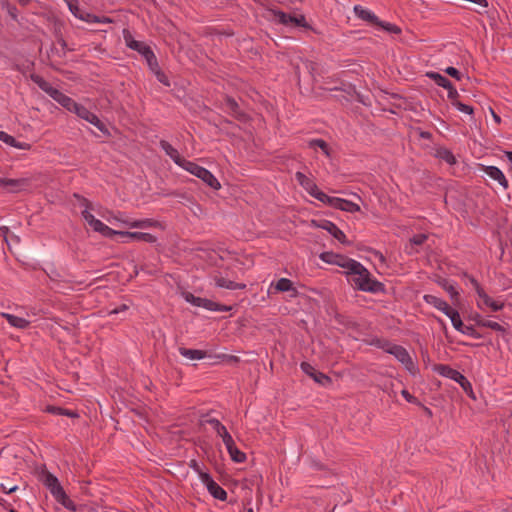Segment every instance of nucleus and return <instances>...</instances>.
Here are the masks:
<instances>
[{
    "instance_id": "1",
    "label": "nucleus",
    "mask_w": 512,
    "mask_h": 512,
    "mask_svg": "<svg viewBox=\"0 0 512 512\" xmlns=\"http://www.w3.org/2000/svg\"><path fill=\"white\" fill-rule=\"evenodd\" d=\"M348 281L357 289L377 293L383 291V284L371 278L369 271L358 261L354 260L346 271Z\"/></svg>"
},
{
    "instance_id": "2",
    "label": "nucleus",
    "mask_w": 512,
    "mask_h": 512,
    "mask_svg": "<svg viewBox=\"0 0 512 512\" xmlns=\"http://www.w3.org/2000/svg\"><path fill=\"white\" fill-rule=\"evenodd\" d=\"M75 197L78 199L80 207L83 208L81 211L82 217L93 231L101 234L106 238H112L118 234V230L110 228L108 225L95 218L94 215L90 213L89 210L91 208V203L86 198L79 195H75Z\"/></svg>"
},
{
    "instance_id": "3",
    "label": "nucleus",
    "mask_w": 512,
    "mask_h": 512,
    "mask_svg": "<svg viewBox=\"0 0 512 512\" xmlns=\"http://www.w3.org/2000/svg\"><path fill=\"white\" fill-rule=\"evenodd\" d=\"M104 218L108 223L116 227L147 229L159 225V223L153 219H132L123 212H109Z\"/></svg>"
},
{
    "instance_id": "4",
    "label": "nucleus",
    "mask_w": 512,
    "mask_h": 512,
    "mask_svg": "<svg viewBox=\"0 0 512 512\" xmlns=\"http://www.w3.org/2000/svg\"><path fill=\"white\" fill-rule=\"evenodd\" d=\"M42 482L58 503L69 510H75L73 501L67 496L56 476L47 472L43 475Z\"/></svg>"
},
{
    "instance_id": "5",
    "label": "nucleus",
    "mask_w": 512,
    "mask_h": 512,
    "mask_svg": "<svg viewBox=\"0 0 512 512\" xmlns=\"http://www.w3.org/2000/svg\"><path fill=\"white\" fill-rule=\"evenodd\" d=\"M187 172L201 179L204 183H206L209 187L218 190L221 185L216 177L206 168L199 166L198 164L187 160L182 167Z\"/></svg>"
},
{
    "instance_id": "6",
    "label": "nucleus",
    "mask_w": 512,
    "mask_h": 512,
    "mask_svg": "<svg viewBox=\"0 0 512 512\" xmlns=\"http://www.w3.org/2000/svg\"><path fill=\"white\" fill-rule=\"evenodd\" d=\"M182 296L185 299V301L190 303L191 305L196 307H202L209 311L228 312L232 309V307L230 306L218 304L206 298L197 297L190 292H183Z\"/></svg>"
},
{
    "instance_id": "7",
    "label": "nucleus",
    "mask_w": 512,
    "mask_h": 512,
    "mask_svg": "<svg viewBox=\"0 0 512 512\" xmlns=\"http://www.w3.org/2000/svg\"><path fill=\"white\" fill-rule=\"evenodd\" d=\"M504 305L501 297L493 298L486 291H480V295L476 298V306L483 312H498L504 308Z\"/></svg>"
},
{
    "instance_id": "8",
    "label": "nucleus",
    "mask_w": 512,
    "mask_h": 512,
    "mask_svg": "<svg viewBox=\"0 0 512 512\" xmlns=\"http://www.w3.org/2000/svg\"><path fill=\"white\" fill-rule=\"evenodd\" d=\"M389 354L393 355L412 375H415L418 371L412 357L409 352L400 345L389 344Z\"/></svg>"
},
{
    "instance_id": "9",
    "label": "nucleus",
    "mask_w": 512,
    "mask_h": 512,
    "mask_svg": "<svg viewBox=\"0 0 512 512\" xmlns=\"http://www.w3.org/2000/svg\"><path fill=\"white\" fill-rule=\"evenodd\" d=\"M295 178H296L297 182L299 183V185L302 186L303 189L307 193H309L312 197H314L315 199L319 200L323 204L325 203L326 198L328 197V195L325 194L324 192H322L312 179L307 177L302 172H296L295 173Z\"/></svg>"
},
{
    "instance_id": "10",
    "label": "nucleus",
    "mask_w": 512,
    "mask_h": 512,
    "mask_svg": "<svg viewBox=\"0 0 512 512\" xmlns=\"http://www.w3.org/2000/svg\"><path fill=\"white\" fill-rule=\"evenodd\" d=\"M72 112L75 113L79 118L89 122L90 124L98 128L101 132H108L105 124L98 118V116L90 110H88L85 106L77 103Z\"/></svg>"
},
{
    "instance_id": "11",
    "label": "nucleus",
    "mask_w": 512,
    "mask_h": 512,
    "mask_svg": "<svg viewBox=\"0 0 512 512\" xmlns=\"http://www.w3.org/2000/svg\"><path fill=\"white\" fill-rule=\"evenodd\" d=\"M324 204L332 208L339 209L341 211L349 213H355L360 211V206L358 204L339 197L328 196Z\"/></svg>"
},
{
    "instance_id": "12",
    "label": "nucleus",
    "mask_w": 512,
    "mask_h": 512,
    "mask_svg": "<svg viewBox=\"0 0 512 512\" xmlns=\"http://www.w3.org/2000/svg\"><path fill=\"white\" fill-rule=\"evenodd\" d=\"M201 482L204 484L208 490V492L215 498L220 501H225L227 499L226 491L216 483L210 474H202Z\"/></svg>"
},
{
    "instance_id": "13",
    "label": "nucleus",
    "mask_w": 512,
    "mask_h": 512,
    "mask_svg": "<svg viewBox=\"0 0 512 512\" xmlns=\"http://www.w3.org/2000/svg\"><path fill=\"white\" fill-rule=\"evenodd\" d=\"M312 224L315 227L326 230L329 234H331L335 239H337L342 244H349L347 241V237L345 233L338 228L336 224L329 220H321L320 222L312 221Z\"/></svg>"
},
{
    "instance_id": "14",
    "label": "nucleus",
    "mask_w": 512,
    "mask_h": 512,
    "mask_svg": "<svg viewBox=\"0 0 512 512\" xmlns=\"http://www.w3.org/2000/svg\"><path fill=\"white\" fill-rule=\"evenodd\" d=\"M300 368L306 375L322 386H328L332 383L328 375L316 370L315 367L308 362H302Z\"/></svg>"
},
{
    "instance_id": "15",
    "label": "nucleus",
    "mask_w": 512,
    "mask_h": 512,
    "mask_svg": "<svg viewBox=\"0 0 512 512\" xmlns=\"http://www.w3.org/2000/svg\"><path fill=\"white\" fill-rule=\"evenodd\" d=\"M201 424H209L215 433L222 439L224 444L231 441L232 436L228 432L227 428L218 419L212 417H203L201 419Z\"/></svg>"
},
{
    "instance_id": "16",
    "label": "nucleus",
    "mask_w": 512,
    "mask_h": 512,
    "mask_svg": "<svg viewBox=\"0 0 512 512\" xmlns=\"http://www.w3.org/2000/svg\"><path fill=\"white\" fill-rule=\"evenodd\" d=\"M30 77H31V80L35 84H37L41 90H43L45 93H47L56 102H58V99H60L61 96L63 95V92H61L57 88L53 87L49 82H47L41 76H39L37 74H32Z\"/></svg>"
},
{
    "instance_id": "17",
    "label": "nucleus",
    "mask_w": 512,
    "mask_h": 512,
    "mask_svg": "<svg viewBox=\"0 0 512 512\" xmlns=\"http://www.w3.org/2000/svg\"><path fill=\"white\" fill-rule=\"evenodd\" d=\"M30 77H31V80L35 84H37L41 90H43L45 93H47L56 102H58V99H60L61 96L63 95V92H61L57 88L53 87L49 82H47L41 76H39L37 74H32Z\"/></svg>"
},
{
    "instance_id": "18",
    "label": "nucleus",
    "mask_w": 512,
    "mask_h": 512,
    "mask_svg": "<svg viewBox=\"0 0 512 512\" xmlns=\"http://www.w3.org/2000/svg\"><path fill=\"white\" fill-rule=\"evenodd\" d=\"M320 259L328 264L337 265L345 269V272L348 270V267H350V264L354 261V259H350L339 254H334L332 252L322 253L320 255Z\"/></svg>"
},
{
    "instance_id": "19",
    "label": "nucleus",
    "mask_w": 512,
    "mask_h": 512,
    "mask_svg": "<svg viewBox=\"0 0 512 512\" xmlns=\"http://www.w3.org/2000/svg\"><path fill=\"white\" fill-rule=\"evenodd\" d=\"M278 22L287 26H306V20L303 15L292 16L284 12L278 11L275 13Z\"/></svg>"
},
{
    "instance_id": "20",
    "label": "nucleus",
    "mask_w": 512,
    "mask_h": 512,
    "mask_svg": "<svg viewBox=\"0 0 512 512\" xmlns=\"http://www.w3.org/2000/svg\"><path fill=\"white\" fill-rule=\"evenodd\" d=\"M435 371L439 375L449 378L455 382H466V377L461 372L451 368L448 365H438L435 367Z\"/></svg>"
},
{
    "instance_id": "21",
    "label": "nucleus",
    "mask_w": 512,
    "mask_h": 512,
    "mask_svg": "<svg viewBox=\"0 0 512 512\" xmlns=\"http://www.w3.org/2000/svg\"><path fill=\"white\" fill-rule=\"evenodd\" d=\"M159 144L160 147L165 151V153L173 160V162L176 165H178L181 168L184 166V163L187 161V159L183 158L176 148H174L166 140H161Z\"/></svg>"
},
{
    "instance_id": "22",
    "label": "nucleus",
    "mask_w": 512,
    "mask_h": 512,
    "mask_svg": "<svg viewBox=\"0 0 512 512\" xmlns=\"http://www.w3.org/2000/svg\"><path fill=\"white\" fill-rule=\"evenodd\" d=\"M484 173L492 180L498 182L503 188L508 187V181L503 172L496 166H483Z\"/></svg>"
},
{
    "instance_id": "23",
    "label": "nucleus",
    "mask_w": 512,
    "mask_h": 512,
    "mask_svg": "<svg viewBox=\"0 0 512 512\" xmlns=\"http://www.w3.org/2000/svg\"><path fill=\"white\" fill-rule=\"evenodd\" d=\"M213 281H214L215 285L219 288H225V289H229V290H237V289L243 290L246 288L245 284L234 282L232 280H229V279L223 277L220 274L214 275Z\"/></svg>"
},
{
    "instance_id": "24",
    "label": "nucleus",
    "mask_w": 512,
    "mask_h": 512,
    "mask_svg": "<svg viewBox=\"0 0 512 512\" xmlns=\"http://www.w3.org/2000/svg\"><path fill=\"white\" fill-rule=\"evenodd\" d=\"M26 185V179H8L0 177V187L6 188L9 192H18Z\"/></svg>"
},
{
    "instance_id": "25",
    "label": "nucleus",
    "mask_w": 512,
    "mask_h": 512,
    "mask_svg": "<svg viewBox=\"0 0 512 512\" xmlns=\"http://www.w3.org/2000/svg\"><path fill=\"white\" fill-rule=\"evenodd\" d=\"M117 235L127 237L131 240L143 241L147 243H155L157 240V238L154 235L145 232L118 231Z\"/></svg>"
},
{
    "instance_id": "26",
    "label": "nucleus",
    "mask_w": 512,
    "mask_h": 512,
    "mask_svg": "<svg viewBox=\"0 0 512 512\" xmlns=\"http://www.w3.org/2000/svg\"><path fill=\"white\" fill-rule=\"evenodd\" d=\"M353 11L358 18L366 22H369L374 25H376V23L379 22V18L375 15L374 12L362 7L361 5H355Z\"/></svg>"
},
{
    "instance_id": "27",
    "label": "nucleus",
    "mask_w": 512,
    "mask_h": 512,
    "mask_svg": "<svg viewBox=\"0 0 512 512\" xmlns=\"http://www.w3.org/2000/svg\"><path fill=\"white\" fill-rule=\"evenodd\" d=\"M274 288L276 292H293L296 295L297 291L293 286V282L288 278H280L275 284L272 282L269 286L268 292Z\"/></svg>"
},
{
    "instance_id": "28",
    "label": "nucleus",
    "mask_w": 512,
    "mask_h": 512,
    "mask_svg": "<svg viewBox=\"0 0 512 512\" xmlns=\"http://www.w3.org/2000/svg\"><path fill=\"white\" fill-rule=\"evenodd\" d=\"M231 459L236 462V463H242L246 460V455L244 452L240 451L236 445H235V442L233 440V438L231 439L230 442H227L226 444H224Z\"/></svg>"
},
{
    "instance_id": "29",
    "label": "nucleus",
    "mask_w": 512,
    "mask_h": 512,
    "mask_svg": "<svg viewBox=\"0 0 512 512\" xmlns=\"http://www.w3.org/2000/svg\"><path fill=\"white\" fill-rule=\"evenodd\" d=\"M423 300L433 306L434 308H436L437 310L441 311L442 313L444 312V310H447V306L449 305L445 300H443L442 298H439L435 295H431V294H426L423 296Z\"/></svg>"
},
{
    "instance_id": "30",
    "label": "nucleus",
    "mask_w": 512,
    "mask_h": 512,
    "mask_svg": "<svg viewBox=\"0 0 512 512\" xmlns=\"http://www.w3.org/2000/svg\"><path fill=\"white\" fill-rule=\"evenodd\" d=\"M69 10L71 13L78 19L85 21L87 23H93L95 20V15L89 12L81 10L77 5L69 4Z\"/></svg>"
},
{
    "instance_id": "31",
    "label": "nucleus",
    "mask_w": 512,
    "mask_h": 512,
    "mask_svg": "<svg viewBox=\"0 0 512 512\" xmlns=\"http://www.w3.org/2000/svg\"><path fill=\"white\" fill-rule=\"evenodd\" d=\"M124 40H125L126 45L130 49L135 50V51L139 52L140 54H142V51H144L146 49V47L148 46L144 42L135 40L132 37V35L126 30H124Z\"/></svg>"
},
{
    "instance_id": "32",
    "label": "nucleus",
    "mask_w": 512,
    "mask_h": 512,
    "mask_svg": "<svg viewBox=\"0 0 512 512\" xmlns=\"http://www.w3.org/2000/svg\"><path fill=\"white\" fill-rule=\"evenodd\" d=\"M435 156L446 162L447 164L449 165H453L456 163V158L455 156L453 155V153L447 149V148H444V147H440V148H437L436 149V152H435Z\"/></svg>"
},
{
    "instance_id": "33",
    "label": "nucleus",
    "mask_w": 512,
    "mask_h": 512,
    "mask_svg": "<svg viewBox=\"0 0 512 512\" xmlns=\"http://www.w3.org/2000/svg\"><path fill=\"white\" fill-rule=\"evenodd\" d=\"M179 353L189 360H201L206 356L204 351L198 349L180 348Z\"/></svg>"
},
{
    "instance_id": "34",
    "label": "nucleus",
    "mask_w": 512,
    "mask_h": 512,
    "mask_svg": "<svg viewBox=\"0 0 512 512\" xmlns=\"http://www.w3.org/2000/svg\"><path fill=\"white\" fill-rule=\"evenodd\" d=\"M427 76L432 79L438 86L443 87L444 89H449L452 86V83L443 75L437 72H429Z\"/></svg>"
},
{
    "instance_id": "35",
    "label": "nucleus",
    "mask_w": 512,
    "mask_h": 512,
    "mask_svg": "<svg viewBox=\"0 0 512 512\" xmlns=\"http://www.w3.org/2000/svg\"><path fill=\"white\" fill-rule=\"evenodd\" d=\"M439 285L450 295L452 300H455L458 298L459 292L456 289L454 282L444 279L439 282Z\"/></svg>"
},
{
    "instance_id": "36",
    "label": "nucleus",
    "mask_w": 512,
    "mask_h": 512,
    "mask_svg": "<svg viewBox=\"0 0 512 512\" xmlns=\"http://www.w3.org/2000/svg\"><path fill=\"white\" fill-rule=\"evenodd\" d=\"M62 107L67 109L68 111L72 112L77 105V102H75L71 97L67 96L63 93L60 99H58V102Z\"/></svg>"
},
{
    "instance_id": "37",
    "label": "nucleus",
    "mask_w": 512,
    "mask_h": 512,
    "mask_svg": "<svg viewBox=\"0 0 512 512\" xmlns=\"http://www.w3.org/2000/svg\"><path fill=\"white\" fill-rule=\"evenodd\" d=\"M376 25L389 33L399 34L401 32V29L398 26H396L392 23H389V22H383L380 19H379V22L376 23Z\"/></svg>"
},
{
    "instance_id": "38",
    "label": "nucleus",
    "mask_w": 512,
    "mask_h": 512,
    "mask_svg": "<svg viewBox=\"0 0 512 512\" xmlns=\"http://www.w3.org/2000/svg\"><path fill=\"white\" fill-rule=\"evenodd\" d=\"M482 327H485V328H490L494 331H497L499 333H505L506 332V329L504 328L503 325L499 324L498 322H495V321H492V320H488L486 319L485 322H482Z\"/></svg>"
},
{
    "instance_id": "39",
    "label": "nucleus",
    "mask_w": 512,
    "mask_h": 512,
    "mask_svg": "<svg viewBox=\"0 0 512 512\" xmlns=\"http://www.w3.org/2000/svg\"><path fill=\"white\" fill-rule=\"evenodd\" d=\"M309 146L312 148H320L327 156L329 155L328 145L322 139H313L309 142Z\"/></svg>"
},
{
    "instance_id": "40",
    "label": "nucleus",
    "mask_w": 512,
    "mask_h": 512,
    "mask_svg": "<svg viewBox=\"0 0 512 512\" xmlns=\"http://www.w3.org/2000/svg\"><path fill=\"white\" fill-rule=\"evenodd\" d=\"M30 322L25 318L16 316L11 324L12 327L25 329L29 326Z\"/></svg>"
},
{
    "instance_id": "41",
    "label": "nucleus",
    "mask_w": 512,
    "mask_h": 512,
    "mask_svg": "<svg viewBox=\"0 0 512 512\" xmlns=\"http://www.w3.org/2000/svg\"><path fill=\"white\" fill-rule=\"evenodd\" d=\"M453 106H454L458 111H460V112H462V113H465V114H469V115L473 114V111H474V110H473V108H472L471 106L466 105V104H463V103H461V102H459V101H455V102H453Z\"/></svg>"
},
{
    "instance_id": "42",
    "label": "nucleus",
    "mask_w": 512,
    "mask_h": 512,
    "mask_svg": "<svg viewBox=\"0 0 512 512\" xmlns=\"http://www.w3.org/2000/svg\"><path fill=\"white\" fill-rule=\"evenodd\" d=\"M0 140L12 147H14L16 143V139L4 131H0Z\"/></svg>"
},
{
    "instance_id": "43",
    "label": "nucleus",
    "mask_w": 512,
    "mask_h": 512,
    "mask_svg": "<svg viewBox=\"0 0 512 512\" xmlns=\"http://www.w3.org/2000/svg\"><path fill=\"white\" fill-rule=\"evenodd\" d=\"M149 58L145 59L149 68L155 73L157 70H159L157 58L155 54H149Z\"/></svg>"
},
{
    "instance_id": "44",
    "label": "nucleus",
    "mask_w": 512,
    "mask_h": 512,
    "mask_svg": "<svg viewBox=\"0 0 512 512\" xmlns=\"http://www.w3.org/2000/svg\"><path fill=\"white\" fill-rule=\"evenodd\" d=\"M149 58L145 59L149 68L155 73L157 70H159L157 58L155 54H149Z\"/></svg>"
},
{
    "instance_id": "45",
    "label": "nucleus",
    "mask_w": 512,
    "mask_h": 512,
    "mask_svg": "<svg viewBox=\"0 0 512 512\" xmlns=\"http://www.w3.org/2000/svg\"><path fill=\"white\" fill-rule=\"evenodd\" d=\"M460 333H462L464 335L471 336V337H473L475 339H479L480 338V335L476 332L474 327L471 326V325H465Z\"/></svg>"
},
{
    "instance_id": "46",
    "label": "nucleus",
    "mask_w": 512,
    "mask_h": 512,
    "mask_svg": "<svg viewBox=\"0 0 512 512\" xmlns=\"http://www.w3.org/2000/svg\"><path fill=\"white\" fill-rule=\"evenodd\" d=\"M453 327L458 331V332H461L462 329L464 328V323L462 322L461 320V317H460V314H458L457 316L454 314V317H452V321H451Z\"/></svg>"
},
{
    "instance_id": "47",
    "label": "nucleus",
    "mask_w": 512,
    "mask_h": 512,
    "mask_svg": "<svg viewBox=\"0 0 512 512\" xmlns=\"http://www.w3.org/2000/svg\"><path fill=\"white\" fill-rule=\"evenodd\" d=\"M189 466L198 474L199 479L201 480L202 474H209L201 469L199 463L196 460H191Z\"/></svg>"
},
{
    "instance_id": "48",
    "label": "nucleus",
    "mask_w": 512,
    "mask_h": 512,
    "mask_svg": "<svg viewBox=\"0 0 512 512\" xmlns=\"http://www.w3.org/2000/svg\"><path fill=\"white\" fill-rule=\"evenodd\" d=\"M445 73H447L449 76L455 78L456 80L460 81L462 78L461 73L454 67H447L445 70Z\"/></svg>"
},
{
    "instance_id": "49",
    "label": "nucleus",
    "mask_w": 512,
    "mask_h": 512,
    "mask_svg": "<svg viewBox=\"0 0 512 512\" xmlns=\"http://www.w3.org/2000/svg\"><path fill=\"white\" fill-rule=\"evenodd\" d=\"M426 239H427L426 234H417V235H414L410 241H411V244H413V245H421L426 241Z\"/></svg>"
},
{
    "instance_id": "50",
    "label": "nucleus",
    "mask_w": 512,
    "mask_h": 512,
    "mask_svg": "<svg viewBox=\"0 0 512 512\" xmlns=\"http://www.w3.org/2000/svg\"><path fill=\"white\" fill-rule=\"evenodd\" d=\"M155 75L159 82L163 83L166 86H170V82L167 76L160 69L155 72Z\"/></svg>"
},
{
    "instance_id": "51",
    "label": "nucleus",
    "mask_w": 512,
    "mask_h": 512,
    "mask_svg": "<svg viewBox=\"0 0 512 512\" xmlns=\"http://www.w3.org/2000/svg\"><path fill=\"white\" fill-rule=\"evenodd\" d=\"M447 92H448V98L452 101V103L457 101L459 94L453 85L451 86V88L447 89Z\"/></svg>"
},
{
    "instance_id": "52",
    "label": "nucleus",
    "mask_w": 512,
    "mask_h": 512,
    "mask_svg": "<svg viewBox=\"0 0 512 512\" xmlns=\"http://www.w3.org/2000/svg\"><path fill=\"white\" fill-rule=\"evenodd\" d=\"M469 280L473 288L475 289L477 297L480 295V291H485L475 278L469 277Z\"/></svg>"
},
{
    "instance_id": "53",
    "label": "nucleus",
    "mask_w": 512,
    "mask_h": 512,
    "mask_svg": "<svg viewBox=\"0 0 512 512\" xmlns=\"http://www.w3.org/2000/svg\"><path fill=\"white\" fill-rule=\"evenodd\" d=\"M469 280L473 288L475 289L477 297L480 295V291H485L475 278L469 277Z\"/></svg>"
},
{
    "instance_id": "54",
    "label": "nucleus",
    "mask_w": 512,
    "mask_h": 512,
    "mask_svg": "<svg viewBox=\"0 0 512 512\" xmlns=\"http://www.w3.org/2000/svg\"><path fill=\"white\" fill-rule=\"evenodd\" d=\"M402 396L406 399V401L410 403H416L417 399L411 395L406 389L401 391Z\"/></svg>"
},
{
    "instance_id": "55",
    "label": "nucleus",
    "mask_w": 512,
    "mask_h": 512,
    "mask_svg": "<svg viewBox=\"0 0 512 512\" xmlns=\"http://www.w3.org/2000/svg\"><path fill=\"white\" fill-rule=\"evenodd\" d=\"M443 313H444L447 317H449L451 321H452V317H454V314H455L456 316L459 314V312H458L456 309H454V308L450 307L449 305L447 306V310H444V312H443Z\"/></svg>"
},
{
    "instance_id": "56",
    "label": "nucleus",
    "mask_w": 512,
    "mask_h": 512,
    "mask_svg": "<svg viewBox=\"0 0 512 512\" xmlns=\"http://www.w3.org/2000/svg\"><path fill=\"white\" fill-rule=\"evenodd\" d=\"M93 23L108 24L112 23V19L106 16L99 17L95 15V20Z\"/></svg>"
},
{
    "instance_id": "57",
    "label": "nucleus",
    "mask_w": 512,
    "mask_h": 512,
    "mask_svg": "<svg viewBox=\"0 0 512 512\" xmlns=\"http://www.w3.org/2000/svg\"><path fill=\"white\" fill-rule=\"evenodd\" d=\"M14 147L20 150H29L31 148V145L27 142H19L16 140Z\"/></svg>"
},
{
    "instance_id": "58",
    "label": "nucleus",
    "mask_w": 512,
    "mask_h": 512,
    "mask_svg": "<svg viewBox=\"0 0 512 512\" xmlns=\"http://www.w3.org/2000/svg\"><path fill=\"white\" fill-rule=\"evenodd\" d=\"M473 320L475 322V324L479 327H482V322H485L486 319L484 317H482L480 314H476L474 317H473Z\"/></svg>"
},
{
    "instance_id": "59",
    "label": "nucleus",
    "mask_w": 512,
    "mask_h": 512,
    "mask_svg": "<svg viewBox=\"0 0 512 512\" xmlns=\"http://www.w3.org/2000/svg\"><path fill=\"white\" fill-rule=\"evenodd\" d=\"M48 411L57 415H62L64 413V409L60 407H49Z\"/></svg>"
},
{
    "instance_id": "60",
    "label": "nucleus",
    "mask_w": 512,
    "mask_h": 512,
    "mask_svg": "<svg viewBox=\"0 0 512 512\" xmlns=\"http://www.w3.org/2000/svg\"><path fill=\"white\" fill-rule=\"evenodd\" d=\"M1 316L4 317L10 325L12 324L14 318L16 317L15 315L9 313H2Z\"/></svg>"
},
{
    "instance_id": "61",
    "label": "nucleus",
    "mask_w": 512,
    "mask_h": 512,
    "mask_svg": "<svg viewBox=\"0 0 512 512\" xmlns=\"http://www.w3.org/2000/svg\"><path fill=\"white\" fill-rule=\"evenodd\" d=\"M127 308H128V307H127V305L123 304V305H121L120 307H118V308H116V309L112 310L110 313H111V314H118V313H120V312H122V311L127 310Z\"/></svg>"
},
{
    "instance_id": "62",
    "label": "nucleus",
    "mask_w": 512,
    "mask_h": 512,
    "mask_svg": "<svg viewBox=\"0 0 512 512\" xmlns=\"http://www.w3.org/2000/svg\"><path fill=\"white\" fill-rule=\"evenodd\" d=\"M149 54H154V52L151 50V48L149 46L146 47V49L144 51H142V56L144 57V59H147L149 58Z\"/></svg>"
},
{
    "instance_id": "63",
    "label": "nucleus",
    "mask_w": 512,
    "mask_h": 512,
    "mask_svg": "<svg viewBox=\"0 0 512 512\" xmlns=\"http://www.w3.org/2000/svg\"><path fill=\"white\" fill-rule=\"evenodd\" d=\"M8 13L12 16V18L16 19L17 9L15 7L8 6Z\"/></svg>"
},
{
    "instance_id": "64",
    "label": "nucleus",
    "mask_w": 512,
    "mask_h": 512,
    "mask_svg": "<svg viewBox=\"0 0 512 512\" xmlns=\"http://www.w3.org/2000/svg\"><path fill=\"white\" fill-rule=\"evenodd\" d=\"M2 488H3V491H4L5 493H8V494H9V493L14 492V491L17 489V486H13V487H11V488L7 489V487H4V486L2 485Z\"/></svg>"
}]
</instances>
